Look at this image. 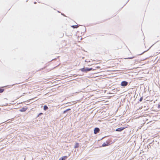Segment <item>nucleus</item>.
Masks as SVG:
<instances>
[{
	"label": "nucleus",
	"mask_w": 160,
	"mask_h": 160,
	"mask_svg": "<svg viewBox=\"0 0 160 160\" xmlns=\"http://www.w3.org/2000/svg\"><path fill=\"white\" fill-rule=\"evenodd\" d=\"M109 145V143L108 142H104V143L102 144V147H105V146H108Z\"/></svg>",
	"instance_id": "obj_7"
},
{
	"label": "nucleus",
	"mask_w": 160,
	"mask_h": 160,
	"mask_svg": "<svg viewBox=\"0 0 160 160\" xmlns=\"http://www.w3.org/2000/svg\"><path fill=\"white\" fill-rule=\"evenodd\" d=\"M125 128H122V127L120 128H118L117 129H116V131L121 132Z\"/></svg>",
	"instance_id": "obj_5"
},
{
	"label": "nucleus",
	"mask_w": 160,
	"mask_h": 160,
	"mask_svg": "<svg viewBox=\"0 0 160 160\" xmlns=\"http://www.w3.org/2000/svg\"><path fill=\"white\" fill-rule=\"evenodd\" d=\"M48 109V107L46 105H45L44 106V109L45 110H46Z\"/></svg>",
	"instance_id": "obj_10"
},
{
	"label": "nucleus",
	"mask_w": 160,
	"mask_h": 160,
	"mask_svg": "<svg viewBox=\"0 0 160 160\" xmlns=\"http://www.w3.org/2000/svg\"><path fill=\"white\" fill-rule=\"evenodd\" d=\"M41 114H42V113H39V114L38 115V116H39L40 115H41Z\"/></svg>",
	"instance_id": "obj_16"
},
{
	"label": "nucleus",
	"mask_w": 160,
	"mask_h": 160,
	"mask_svg": "<svg viewBox=\"0 0 160 160\" xmlns=\"http://www.w3.org/2000/svg\"><path fill=\"white\" fill-rule=\"evenodd\" d=\"M100 131L99 129L98 128H94V133L96 134L99 132Z\"/></svg>",
	"instance_id": "obj_3"
},
{
	"label": "nucleus",
	"mask_w": 160,
	"mask_h": 160,
	"mask_svg": "<svg viewBox=\"0 0 160 160\" xmlns=\"http://www.w3.org/2000/svg\"><path fill=\"white\" fill-rule=\"evenodd\" d=\"M92 68H97V69H98L100 68V67L99 66H97V67H93Z\"/></svg>",
	"instance_id": "obj_12"
},
{
	"label": "nucleus",
	"mask_w": 160,
	"mask_h": 160,
	"mask_svg": "<svg viewBox=\"0 0 160 160\" xmlns=\"http://www.w3.org/2000/svg\"><path fill=\"white\" fill-rule=\"evenodd\" d=\"M79 146V144L77 142V143H76L75 144V146H74V148H78Z\"/></svg>",
	"instance_id": "obj_8"
},
{
	"label": "nucleus",
	"mask_w": 160,
	"mask_h": 160,
	"mask_svg": "<svg viewBox=\"0 0 160 160\" xmlns=\"http://www.w3.org/2000/svg\"><path fill=\"white\" fill-rule=\"evenodd\" d=\"M4 90V89L2 88H0V93L2 92H3Z\"/></svg>",
	"instance_id": "obj_11"
},
{
	"label": "nucleus",
	"mask_w": 160,
	"mask_h": 160,
	"mask_svg": "<svg viewBox=\"0 0 160 160\" xmlns=\"http://www.w3.org/2000/svg\"><path fill=\"white\" fill-rule=\"evenodd\" d=\"M66 112V110L65 111H64L63 112V113H65Z\"/></svg>",
	"instance_id": "obj_17"
},
{
	"label": "nucleus",
	"mask_w": 160,
	"mask_h": 160,
	"mask_svg": "<svg viewBox=\"0 0 160 160\" xmlns=\"http://www.w3.org/2000/svg\"><path fill=\"white\" fill-rule=\"evenodd\" d=\"M115 60H118V59H115Z\"/></svg>",
	"instance_id": "obj_18"
},
{
	"label": "nucleus",
	"mask_w": 160,
	"mask_h": 160,
	"mask_svg": "<svg viewBox=\"0 0 160 160\" xmlns=\"http://www.w3.org/2000/svg\"><path fill=\"white\" fill-rule=\"evenodd\" d=\"M128 82L126 81H122L121 83V85L122 86H126L128 85Z\"/></svg>",
	"instance_id": "obj_2"
},
{
	"label": "nucleus",
	"mask_w": 160,
	"mask_h": 160,
	"mask_svg": "<svg viewBox=\"0 0 160 160\" xmlns=\"http://www.w3.org/2000/svg\"><path fill=\"white\" fill-rule=\"evenodd\" d=\"M97 69V68H83L81 69V71L82 72H87L88 71H90L91 70H95Z\"/></svg>",
	"instance_id": "obj_1"
},
{
	"label": "nucleus",
	"mask_w": 160,
	"mask_h": 160,
	"mask_svg": "<svg viewBox=\"0 0 160 160\" xmlns=\"http://www.w3.org/2000/svg\"><path fill=\"white\" fill-rule=\"evenodd\" d=\"M67 158V156H63V157L61 158H60L59 159V160H65Z\"/></svg>",
	"instance_id": "obj_6"
},
{
	"label": "nucleus",
	"mask_w": 160,
	"mask_h": 160,
	"mask_svg": "<svg viewBox=\"0 0 160 160\" xmlns=\"http://www.w3.org/2000/svg\"><path fill=\"white\" fill-rule=\"evenodd\" d=\"M158 108H160V104L158 105Z\"/></svg>",
	"instance_id": "obj_15"
},
{
	"label": "nucleus",
	"mask_w": 160,
	"mask_h": 160,
	"mask_svg": "<svg viewBox=\"0 0 160 160\" xmlns=\"http://www.w3.org/2000/svg\"><path fill=\"white\" fill-rule=\"evenodd\" d=\"M71 110V109L70 108H69V109H67L66 110V111L67 112H68L69 110Z\"/></svg>",
	"instance_id": "obj_14"
},
{
	"label": "nucleus",
	"mask_w": 160,
	"mask_h": 160,
	"mask_svg": "<svg viewBox=\"0 0 160 160\" xmlns=\"http://www.w3.org/2000/svg\"><path fill=\"white\" fill-rule=\"evenodd\" d=\"M142 99H143V98H142V97H141V98H140V99H139V101H140V102H141V101H142Z\"/></svg>",
	"instance_id": "obj_13"
},
{
	"label": "nucleus",
	"mask_w": 160,
	"mask_h": 160,
	"mask_svg": "<svg viewBox=\"0 0 160 160\" xmlns=\"http://www.w3.org/2000/svg\"><path fill=\"white\" fill-rule=\"evenodd\" d=\"M28 108L27 107H23L19 110V111L21 112H24L26 111L28 109Z\"/></svg>",
	"instance_id": "obj_4"
},
{
	"label": "nucleus",
	"mask_w": 160,
	"mask_h": 160,
	"mask_svg": "<svg viewBox=\"0 0 160 160\" xmlns=\"http://www.w3.org/2000/svg\"><path fill=\"white\" fill-rule=\"evenodd\" d=\"M79 27V25H73L72 26H71L73 28H77Z\"/></svg>",
	"instance_id": "obj_9"
}]
</instances>
